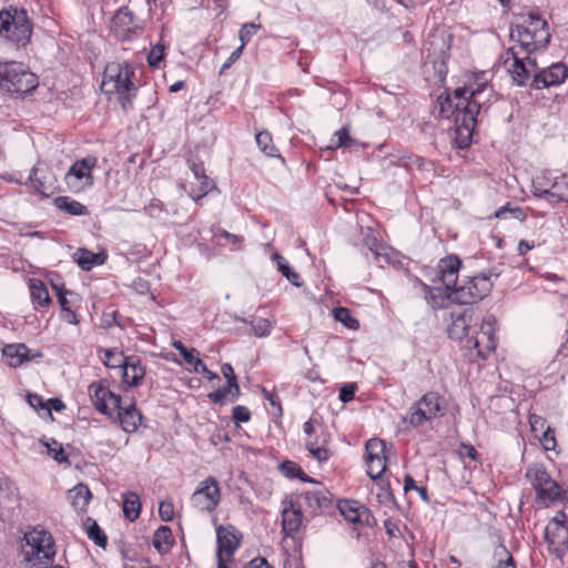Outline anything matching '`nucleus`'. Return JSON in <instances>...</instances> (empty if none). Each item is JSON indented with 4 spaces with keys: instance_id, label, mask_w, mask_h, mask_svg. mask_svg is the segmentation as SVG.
I'll return each mask as SVG.
<instances>
[{
    "instance_id": "nucleus-19",
    "label": "nucleus",
    "mask_w": 568,
    "mask_h": 568,
    "mask_svg": "<svg viewBox=\"0 0 568 568\" xmlns=\"http://www.w3.org/2000/svg\"><path fill=\"white\" fill-rule=\"evenodd\" d=\"M111 30L118 39L124 41L130 39L139 30V27L134 23L132 12L128 8H121L112 18Z\"/></svg>"
},
{
    "instance_id": "nucleus-42",
    "label": "nucleus",
    "mask_w": 568,
    "mask_h": 568,
    "mask_svg": "<svg viewBox=\"0 0 568 568\" xmlns=\"http://www.w3.org/2000/svg\"><path fill=\"white\" fill-rule=\"evenodd\" d=\"M334 318L345 325L347 328L357 329L359 327V323L356 318H354L349 312V310L345 307H336L333 311Z\"/></svg>"
},
{
    "instance_id": "nucleus-17",
    "label": "nucleus",
    "mask_w": 568,
    "mask_h": 568,
    "mask_svg": "<svg viewBox=\"0 0 568 568\" xmlns=\"http://www.w3.org/2000/svg\"><path fill=\"white\" fill-rule=\"evenodd\" d=\"M0 87L11 93H28L38 87L36 73H0Z\"/></svg>"
},
{
    "instance_id": "nucleus-33",
    "label": "nucleus",
    "mask_w": 568,
    "mask_h": 568,
    "mask_svg": "<svg viewBox=\"0 0 568 568\" xmlns=\"http://www.w3.org/2000/svg\"><path fill=\"white\" fill-rule=\"evenodd\" d=\"M141 510V503L138 494L129 491L123 494V514L130 520H135Z\"/></svg>"
},
{
    "instance_id": "nucleus-62",
    "label": "nucleus",
    "mask_w": 568,
    "mask_h": 568,
    "mask_svg": "<svg viewBox=\"0 0 568 568\" xmlns=\"http://www.w3.org/2000/svg\"><path fill=\"white\" fill-rule=\"evenodd\" d=\"M459 454L463 457L467 456V457H469L471 459H476L477 455H478L476 449L473 446H469V445H463L460 447Z\"/></svg>"
},
{
    "instance_id": "nucleus-25",
    "label": "nucleus",
    "mask_w": 568,
    "mask_h": 568,
    "mask_svg": "<svg viewBox=\"0 0 568 568\" xmlns=\"http://www.w3.org/2000/svg\"><path fill=\"white\" fill-rule=\"evenodd\" d=\"M190 168L192 170L194 179L199 182V190L195 191L194 189H192L189 192V195L195 202H197L213 187V182L205 175V171L202 164L191 163Z\"/></svg>"
},
{
    "instance_id": "nucleus-47",
    "label": "nucleus",
    "mask_w": 568,
    "mask_h": 568,
    "mask_svg": "<svg viewBox=\"0 0 568 568\" xmlns=\"http://www.w3.org/2000/svg\"><path fill=\"white\" fill-rule=\"evenodd\" d=\"M496 556H498L499 559L494 568H516L513 557L505 547H499L496 550Z\"/></svg>"
},
{
    "instance_id": "nucleus-27",
    "label": "nucleus",
    "mask_w": 568,
    "mask_h": 568,
    "mask_svg": "<svg viewBox=\"0 0 568 568\" xmlns=\"http://www.w3.org/2000/svg\"><path fill=\"white\" fill-rule=\"evenodd\" d=\"M557 186L556 183H552L550 180L542 176H536L532 181V191L534 194L538 197L544 196H555L557 200H565L568 197V192L566 194H558L552 190Z\"/></svg>"
},
{
    "instance_id": "nucleus-8",
    "label": "nucleus",
    "mask_w": 568,
    "mask_h": 568,
    "mask_svg": "<svg viewBox=\"0 0 568 568\" xmlns=\"http://www.w3.org/2000/svg\"><path fill=\"white\" fill-rule=\"evenodd\" d=\"M495 325L496 320L493 316L484 318L479 327L475 326L469 338H467L466 348L476 349L480 357H486L491 353L496 347Z\"/></svg>"
},
{
    "instance_id": "nucleus-56",
    "label": "nucleus",
    "mask_w": 568,
    "mask_h": 568,
    "mask_svg": "<svg viewBox=\"0 0 568 568\" xmlns=\"http://www.w3.org/2000/svg\"><path fill=\"white\" fill-rule=\"evenodd\" d=\"M531 432L535 434L536 437H539V433L544 432L546 427V422L537 415H531L529 418Z\"/></svg>"
},
{
    "instance_id": "nucleus-37",
    "label": "nucleus",
    "mask_w": 568,
    "mask_h": 568,
    "mask_svg": "<svg viewBox=\"0 0 568 568\" xmlns=\"http://www.w3.org/2000/svg\"><path fill=\"white\" fill-rule=\"evenodd\" d=\"M272 260L276 263L277 270L285 276L293 285L301 286L300 274L292 271L285 258L278 253L272 254Z\"/></svg>"
},
{
    "instance_id": "nucleus-53",
    "label": "nucleus",
    "mask_w": 568,
    "mask_h": 568,
    "mask_svg": "<svg viewBox=\"0 0 568 568\" xmlns=\"http://www.w3.org/2000/svg\"><path fill=\"white\" fill-rule=\"evenodd\" d=\"M281 470L287 478L300 477L303 474L302 469L293 462L282 463Z\"/></svg>"
},
{
    "instance_id": "nucleus-43",
    "label": "nucleus",
    "mask_w": 568,
    "mask_h": 568,
    "mask_svg": "<svg viewBox=\"0 0 568 568\" xmlns=\"http://www.w3.org/2000/svg\"><path fill=\"white\" fill-rule=\"evenodd\" d=\"M57 203L60 209L65 210L71 215H83L87 213V207L78 201L59 197Z\"/></svg>"
},
{
    "instance_id": "nucleus-24",
    "label": "nucleus",
    "mask_w": 568,
    "mask_h": 568,
    "mask_svg": "<svg viewBox=\"0 0 568 568\" xmlns=\"http://www.w3.org/2000/svg\"><path fill=\"white\" fill-rule=\"evenodd\" d=\"M120 424L124 432L134 433L142 422L141 413L135 408L134 404H130L126 408L116 409Z\"/></svg>"
},
{
    "instance_id": "nucleus-13",
    "label": "nucleus",
    "mask_w": 568,
    "mask_h": 568,
    "mask_svg": "<svg viewBox=\"0 0 568 568\" xmlns=\"http://www.w3.org/2000/svg\"><path fill=\"white\" fill-rule=\"evenodd\" d=\"M101 91L110 97L116 95L125 108V102L134 95L135 85L130 79V73H104Z\"/></svg>"
},
{
    "instance_id": "nucleus-4",
    "label": "nucleus",
    "mask_w": 568,
    "mask_h": 568,
    "mask_svg": "<svg viewBox=\"0 0 568 568\" xmlns=\"http://www.w3.org/2000/svg\"><path fill=\"white\" fill-rule=\"evenodd\" d=\"M510 37L527 52L544 48L550 39L548 24L538 13L529 12L510 30Z\"/></svg>"
},
{
    "instance_id": "nucleus-12",
    "label": "nucleus",
    "mask_w": 568,
    "mask_h": 568,
    "mask_svg": "<svg viewBox=\"0 0 568 568\" xmlns=\"http://www.w3.org/2000/svg\"><path fill=\"white\" fill-rule=\"evenodd\" d=\"M191 501L202 511H213L221 501L219 481L212 476L200 481L192 494Z\"/></svg>"
},
{
    "instance_id": "nucleus-63",
    "label": "nucleus",
    "mask_w": 568,
    "mask_h": 568,
    "mask_svg": "<svg viewBox=\"0 0 568 568\" xmlns=\"http://www.w3.org/2000/svg\"><path fill=\"white\" fill-rule=\"evenodd\" d=\"M426 164V161L423 159V158H419V156H414L413 159L409 158V162L405 161L404 162V165L406 168H413V166H416L418 169H423L424 165Z\"/></svg>"
},
{
    "instance_id": "nucleus-54",
    "label": "nucleus",
    "mask_w": 568,
    "mask_h": 568,
    "mask_svg": "<svg viewBox=\"0 0 568 568\" xmlns=\"http://www.w3.org/2000/svg\"><path fill=\"white\" fill-rule=\"evenodd\" d=\"M539 436H540V443L546 450L555 449L556 439H555L554 433L550 430V428L548 426L544 432L539 433Z\"/></svg>"
},
{
    "instance_id": "nucleus-35",
    "label": "nucleus",
    "mask_w": 568,
    "mask_h": 568,
    "mask_svg": "<svg viewBox=\"0 0 568 568\" xmlns=\"http://www.w3.org/2000/svg\"><path fill=\"white\" fill-rule=\"evenodd\" d=\"M255 141L260 150L267 156H280L277 148L273 144L272 135L267 131H260L255 134Z\"/></svg>"
},
{
    "instance_id": "nucleus-32",
    "label": "nucleus",
    "mask_w": 568,
    "mask_h": 568,
    "mask_svg": "<svg viewBox=\"0 0 568 568\" xmlns=\"http://www.w3.org/2000/svg\"><path fill=\"white\" fill-rule=\"evenodd\" d=\"M29 290L33 302L40 306H48L51 303L49 292L44 283L38 278H31L29 281Z\"/></svg>"
},
{
    "instance_id": "nucleus-39",
    "label": "nucleus",
    "mask_w": 568,
    "mask_h": 568,
    "mask_svg": "<svg viewBox=\"0 0 568 568\" xmlns=\"http://www.w3.org/2000/svg\"><path fill=\"white\" fill-rule=\"evenodd\" d=\"M40 443L47 448V454L54 460L58 463H69L68 455L65 454L62 444L54 439L40 440Z\"/></svg>"
},
{
    "instance_id": "nucleus-55",
    "label": "nucleus",
    "mask_w": 568,
    "mask_h": 568,
    "mask_svg": "<svg viewBox=\"0 0 568 568\" xmlns=\"http://www.w3.org/2000/svg\"><path fill=\"white\" fill-rule=\"evenodd\" d=\"M511 214L514 219L516 220H524L525 219V214L524 212L519 209V207H509L508 205L504 206V207H500L498 211H496L495 213V216L497 219H500V217H505L506 214Z\"/></svg>"
},
{
    "instance_id": "nucleus-20",
    "label": "nucleus",
    "mask_w": 568,
    "mask_h": 568,
    "mask_svg": "<svg viewBox=\"0 0 568 568\" xmlns=\"http://www.w3.org/2000/svg\"><path fill=\"white\" fill-rule=\"evenodd\" d=\"M303 514H302V505L296 504L294 501L285 503L282 509V529L283 532L293 537L302 526Z\"/></svg>"
},
{
    "instance_id": "nucleus-57",
    "label": "nucleus",
    "mask_w": 568,
    "mask_h": 568,
    "mask_svg": "<svg viewBox=\"0 0 568 568\" xmlns=\"http://www.w3.org/2000/svg\"><path fill=\"white\" fill-rule=\"evenodd\" d=\"M53 288L57 291L58 301L61 306V310L70 308L71 302L69 301L68 295L73 296V293L64 291L55 284H53Z\"/></svg>"
},
{
    "instance_id": "nucleus-44",
    "label": "nucleus",
    "mask_w": 568,
    "mask_h": 568,
    "mask_svg": "<svg viewBox=\"0 0 568 568\" xmlns=\"http://www.w3.org/2000/svg\"><path fill=\"white\" fill-rule=\"evenodd\" d=\"M532 52H528V54L526 57L523 58L524 60V63L527 65V71H530V70H537V71H552V70H557V69H562L564 71H568V67L565 65L564 63L559 62V63H554L550 67H544V68H538V64H537V58L531 55Z\"/></svg>"
},
{
    "instance_id": "nucleus-23",
    "label": "nucleus",
    "mask_w": 568,
    "mask_h": 568,
    "mask_svg": "<svg viewBox=\"0 0 568 568\" xmlns=\"http://www.w3.org/2000/svg\"><path fill=\"white\" fill-rule=\"evenodd\" d=\"M67 497L72 508L77 513L83 514L87 511L92 494L87 485L78 484L68 491Z\"/></svg>"
},
{
    "instance_id": "nucleus-46",
    "label": "nucleus",
    "mask_w": 568,
    "mask_h": 568,
    "mask_svg": "<svg viewBox=\"0 0 568 568\" xmlns=\"http://www.w3.org/2000/svg\"><path fill=\"white\" fill-rule=\"evenodd\" d=\"M222 375L226 379L229 386L234 388V394H240V386L237 384L236 376L234 374L233 367L231 364H223L221 367Z\"/></svg>"
},
{
    "instance_id": "nucleus-30",
    "label": "nucleus",
    "mask_w": 568,
    "mask_h": 568,
    "mask_svg": "<svg viewBox=\"0 0 568 568\" xmlns=\"http://www.w3.org/2000/svg\"><path fill=\"white\" fill-rule=\"evenodd\" d=\"M305 447L310 454L320 463H323L329 458V450L327 448L326 438L316 437L314 440L307 438L305 440Z\"/></svg>"
},
{
    "instance_id": "nucleus-48",
    "label": "nucleus",
    "mask_w": 568,
    "mask_h": 568,
    "mask_svg": "<svg viewBox=\"0 0 568 568\" xmlns=\"http://www.w3.org/2000/svg\"><path fill=\"white\" fill-rule=\"evenodd\" d=\"M260 28L261 26L256 23H245L242 27L239 34L242 47H244L254 34H256Z\"/></svg>"
},
{
    "instance_id": "nucleus-38",
    "label": "nucleus",
    "mask_w": 568,
    "mask_h": 568,
    "mask_svg": "<svg viewBox=\"0 0 568 568\" xmlns=\"http://www.w3.org/2000/svg\"><path fill=\"white\" fill-rule=\"evenodd\" d=\"M84 528L87 530L88 537L95 542V545L100 547H105L106 537L100 529L97 521L90 517L84 520Z\"/></svg>"
},
{
    "instance_id": "nucleus-36",
    "label": "nucleus",
    "mask_w": 568,
    "mask_h": 568,
    "mask_svg": "<svg viewBox=\"0 0 568 568\" xmlns=\"http://www.w3.org/2000/svg\"><path fill=\"white\" fill-rule=\"evenodd\" d=\"M501 59L504 71H527V65L524 63L523 58L514 49L508 50Z\"/></svg>"
},
{
    "instance_id": "nucleus-21",
    "label": "nucleus",
    "mask_w": 568,
    "mask_h": 568,
    "mask_svg": "<svg viewBox=\"0 0 568 568\" xmlns=\"http://www.w3.org/2000/svg\"><path fill=\"white\" fill-rule=\"evenodd\" d=\"M2 355L10 367H18L27 361L41 357L40 353L31 354V349L21 343L6 345L2 349Z\"/></svg>"
},
{
    "instance_id": "nucleus-9",
    "label": "nucleus",
    "mask_w": 568,
    "mask_h": 568,
    "mask_svg": "<svg viewBox=\"0 0 568 568\" xmlns=\"http://www.w3.org/2000/svg\"><path fill=\"white\" fill-rule=\"evenodd\" d=\"M439 412V396L435 393H427L409 408V412L404 417V422L409 423L413 427H417L437 417Z\"/></svg>"
},
{
    "instance_id": "nucleus-2",
    "label": "nucleus",
    "mask_w": 568,
    "mask_h": 568,
    "mask_svg": "<svg viewBox=\"0 0 568 568\" xmlns=\"http://www.w3.org/2000/svg\"><path fill=\"white\" fill-rule=\"evenodd\" d=\"M459 83L454 88L453 95L439 102V113L443 118L454 119L458 145L466 148L475 130L480 109L478 97L486 89L487 79L481 78L480 73H462Z\"/></svg>"
},
{
    "instance_id": "nucleus-22",
    "label": "nucleus",
    "mask_w": 568,
    "mask_h": 568,
    "mask_svg": "<svg viewBox=\"0 0 568 568\" xmlns=\"http://www.w3.org/2000/svg\"><path fill=\"white\" fill-rule=\"evenodd\" d=\"M122 368L123 382L131 387L138 386L145 376V368L136 356L126 357Z\"/></svg>"
},
{
    "instance_id": "nucleus-11",
    "label": "nucleus",
    "mask_w": 568,
    "mask_h": 568,
    "mask_svg": "<svg viewBox=\"0 0 568 568\" xmlns=\"http://www.w3.org/2000/svg\"><path fill=\"white\" fill-rule=\"evenodd\" d=\"M567 516L558 511L545 528V538L548 541L550 551L561 557L568 550V527Z\"/></svg>"
},
{
    "instance_id": "nucleus-1",
    "label": "nucleus",
    "mask_w": 568,
    "mask_h": 568,
    "mask_svg": "<svg viewBox=\"0 0 568 568\" xmlns=\"http://www.w3.org/2000/svg\"><path fill=\"white\" fill-rule=\"evenodd\" d=\"M462 261L450 255L442 258L428 272L430 284H424L425 297L434 308L446 307L450 302L473 304L488 295L493 287L489 276L479 274L457 284Z\"/></svg>"
},
{
    "instance_id": "nucleus-49",
    "label": "nucleus",
    "mask_w": 568,
    "mask_h": 568,
    "mask_svg": "<svg viewBox=\"0 0 568 568\" xmlns=\"http://www.w3.org/2000/svg\"><path fill=\"white\" fill-rule=\"evenodd\" d=\"M365 244L366 246L375 253V255L377 257L379 256H387L386 254V247H384L383 245H381L378 243V240L376 239V236H374L373 234H367L366 237H365Z\"/></svg>"
},
{
    "instance_id": "nucleus-29",
    "label": "nucleus",
    "mask_w": 568,
    "mask_h": 568,
    "mask_svg": "<svg viewBox=\"0 0 568 568\" xmlns=\"http://www.w3.org/2000/svg\"><path fill=\"white\" fill-rule=\"evenodd\" d=\"M172 346L179 351L190 372H200L202 359L199 357V353L195 348H186L181 341L173 342Z\"/></svg>"
},
{
    "instance_id": "nucleus-14",
    "label": "nucleus",
    "mask_w": 568,
    "mask_h": 568,
    "mask_svg": "<svg viewBox=\"0 0 568 568\" xmlns=\"http://www.w3.org/2000/svg\"><path fill=\"white\" fill-rule=\"evenodd\" d=\"M217 537V566L219 568H229L233 555L240 546L241 536L232 526H220L216 529Z\"/></svg>"
},
{
    "instance_id": "nucleus-58",
    "label": "nucleus",
    "mask_w": 568,
    "mask_h": 568,
    "mask_svg": "<svg viewBox=\"0 0 568 568\" xmlns=\"http://www.w3.org/2000/svg\"><path fill=\"white\" fill-rule=\"evenodd\" d=\"M250 412L244 406H235L233 408V419L236 423H246L250 419Z\"/></svg>"
},
{
    "instance_id": "nucleus-50",
    "label": "nucleus",
    "mask_w": 568,
    "mask_h": 568,
    "mask_svg": "<svg viewBox=\"0 0 568 568\" xmlns=\"http://www.w3.org/2000/svg\"><path fill=\"white\" fill-rule=\"evenodd\" d=\"M253 332L258 337L267 336L272 328V323L265 318H258L252 324Z\"/></svg>"
},
{
    "instance_id": "nucleus-64",
    "label": "nucleus",
    "mask_w": 568,
    "mask_h": 568,
    "mask_svg": "<svg viewBox=\"0 0 568 568\" xmlns=\"http://www.w3.org/2000/svg\"><path fill=\"white\" fill-rule=\"evenodd\" d=\"M245 568H271L264 558L252 559Z\"/></svg>"
},
{
    "instance_id": "nucleus-31",
    "label": "nucleus",
    "mask_w": 568,
    "mask_h": 568,
    "mask_svg": "<svg viewBox=\"0 0 568 568\" xmlns=\"http://www.w3.org/2000/svg\"><path fill=\"white\" fill-rule=\"evenodd\" d=\"M341 515L349 523L356 524L362 521V516L366 514V509L359 507L356 501L343 500L338 504Z\"/></svg>"
},
{
    "instance_id": "nucleus-34",
    "label": "nucleus",
    "mask_w": 568,
    "mask_h": 568,
    "mask_svg": "<svg viewBox=\"0 0 568 568\" xmlns=\"http://www.w3.org/2000/svg\"><path fill=\"white\" fill-rule=\"evenodd\" d=\"M171 529L166 526L159 527L153 535V546L160 552H168L171 547Z\"/></svg>"
},
{
    "instance_id": "nucleus-40",
    "label": "nucleus",
    "mask_w": 568,
    "mask_h": 568,
    "mask_svg": "<svg viewBox=\"0 0 568 568\" xmlns=\"http://www.w3.org/2000/svg\"><path fill=\"white\" fill-rule=\"evenodd\" d=\"M74 258L79 266L84 271H89L93 267V265L102 263L98 255L84 248L78 250L74 253Z\"/></svg>"
},
{
    "instance_id": "nucleus-28",
    "label": "nucleus",
    "mask_w": 568,
    "mask_h": 568,
    "mask_svg": "<svg viewBox=\"0 0 568 568\" xmlns=\"http://www.w3.org/2000/svg\"><path fill=\"white\" fill-rule=\"evenodd\" d=\"M363 145L356 140L352 139L347 128H343L335 132L328 144L329 149L344 148L349 151H358Z\"/></svg>"
},
{
    "instance_id": "nucleus-6",
    "label": "nucleus",
    "mask_w": 568,
    "mask_h": 568,
    "mask_svg": "<svg viewBox=\"0 0 568 568\" xmlns=\"http://www.w3.org/2000/svg\"><path fill=\"white\" fill-rule=\"evenodd\" d=\"M367 474L372 479L379 478L386 470V464L395 456L393 446L379 439L372 438L366 443Z\"/></svg>"
},
{
    "instance_id": "nucleus-18",
    "label": "nucleus",
    "mask_w": 568,
    "mask_h": 568,
    "mask_svg": "<svg viewBox=\"0 0 568 568\" xmlns=\"http://www.w3.org/2000/svg\"><path fill=\"white\" fill-rule=\"evenodd\" d=\"M568 73H511L513 83L523 87L532 75L531 87L535 89H544L550 85H557L565 82Z\"/></svg>"
},
{
    "instance_id": "nucleus-7",
    "label": "nucleus",
    "mask_w": 568,
    "mask_h": 568,
    "mask_svg": "<svg viewBox=\"0 0 568 568\" xmlns=\"http://www.w3.org/2000/svg\"><path fill=\"white\" fill-rule=\"evenodd\" d=\"M526 476L536 489L538 499L542 500L545 504L560 499L565 493L541 466L535 465L528 467Z\"/></svg>"
},
{
    "instance_id": "nucleus-3",
    "label": "nucleus",
    "mask_w": 568,
    "mask_h": 568,
    "mask_svg": "<svg viewBox=\"0 0 568 568\" xmlns=\"http://www.w3.org/2000/svg\"><path fill=\"white\" fill-rule=\"evenodd\" d=\"M21 554L29 568H48L55 555L52 536L39 527L31 529L24 534Z\"/></svg>"
},
{
    "instance_id": "nucleus-59",
    "label": "nucleus",
    "mask_w": 568,
    "mask_h": 568,
    "mask_svg": "<svg viewBox=\"0 0 568 568\" xmlns=\"http://www.w3.org/2000/svg\"><path fill=\"white\" fill-rule=\"evenodd\" d=\"M355 385L348 384L341 388L339 399L344 403H347L354 398L355 395Z\"/></svg>"
},
{
    "instance_id": "nucleus-10",
    "label": "nucleus",
    "mask_w": 568,
    "mask_h": 568,
    "mask_svg": "<svg viewBox=\"0 0 568 568\" xmlns=\"http://www.w3.org/2000/svg\"><path fill=\"white\" fill-rule=\"evenodd\" d=\"M97 158L89 155L74 162L65 174V182L70 190L79 192L94 183L92 170L97 165Z\"/></svg>"
},
{
    "instance_id": "nucleus-41",
    "label": "nucleus",
    "mask_w": 568,
    "mask_h": 568,
    "mask_svg": "<svg viewBox=\"0 0 568 568\" xmlns=\"http://www.w3.org/2000/svg\"><path fill=\"white\" fill-rule=\"evenodd\" d=\"M240 394H234V388L226 385L209 394V398L215 404L233 403Z\"/></svg>"
},
{
    "instance_id": "nucleus-15",
    "label": "nucleus",
    "mask_w": 568,
    "mask_h": 568,
    "mask_svg": "<svg viewBox=\"0 0 568 568\" xmlns=\"http://www.w3.org/2000/svg\"><path fill=\"white\" fill-rule=\"evenodd\" d=\"M475 313L471 308H460L452 312V323L447 327L448 336L452 339L462 342L464 347L467 346L475 325Z\"/></svg>"
},
{
    "instance_id": "nucleus-16",
    "label": "nucleus",
    "mask_w": 568,
    "mask_h": 568,
    "mask_svg": "<svg viewBox=\"0 0 568 568\" xmlns=\"http://www.w3.org/2000/svg\"><path fill=\"white\" fill-rule=\"evenodd\" d=\"M90 397L95 408L103 414H111L120 409L121 398L112 393L108 387L99 382H94L89 386Z\"/></svg>"
},
{
    "instance_id": "nucleus-61",
    "label": "nucleus",
    "mask_w": 568,
    "mask_h": 568,
    "mask_svg": "<svg viewBox=\"0 0 568 568\" xmlns=\"http://www.w3.org/2000/svg\"><path fill=\"white\" fill-rule=\"evenodd\" d=\"M62 318L69 324H78V318L75 313L70 308L62 310Z\"/></svg>"
},
{
    "instance_id": "nucleus-45",
    "label": "nucleus",
    "mask_w": 568,
    "mask_h": 568,
    "mask_svg": "<svg viewBox=\"0 0 568 568\" xmlns=\"http://www.w3.org/2000/svg\"><path fill=\"white\" fill-rule=\"evenodd\" d=\"M103 353H104L103 363L105 366H108L110 368H122V366L125 362V358H126L123 356L122 353L111 351V349H105Z\"/></svg>"
},
{
    "instance_id": "nucleus-5",
    "label": "nucleus",
    "mask_w": 568,
    "mask_h": 568,
    "mask_svg": "<svg viewBox=\"0 0 568 568\" xmlns=\"http://www.w3.org/2000/svg\"><path fill=\"white\" fill-rule=\"evenodd\" d=\"M31 36L32 28L26 10L12 8L0 11V38L24 47Z\"/></svg>"
},
{
    "instance_id": "nucleus-60",
    "label": "nucleus",
    "mask_w": 568,
    "mask_h": 568,
    "mask_svg": "<svg viewBox=\"0 0 568 568\" xmlns=\"http://www.w3.org/2000/svg\"><path fill=\"white\" fill-rule=\"evenodd\" d=\"M244 47H242V44L235 50L232 52L231 57L227 59L226 62H224V64L222 65L221 68V71H224L226 69H229L231 67V64L237 60L242 53V50H243Z\"/></svg>"
},
{
    "instance_id": "nucleus-52",
    "label": "nucleus",
    "mask_w": 568,
    "mask_h": 568,
    "mask_svg": "<svg viewBox=\"0 0 568 568\" xmlns=\"http://www.w3.org/2000/svg\"><path fill=\"white\" fill-rule=\"evenodd\" d=\"M159 515L163 521H171L174 517V506L172 501L164 500L159 505Z\"/></svg>"
},
{
    "instance_id": "nucleus-51",
    "label": "nucleus",
    "mask_w": 568,
    "mask_h": 568,
    "mask_svg": "<svg viewBox=\"0 0 568 568\" xmlns=\"http://www.w3.org/2000/svg\"><path fill=\"white\" fill-rule=\"evenodd\" d=\"M164 55V47L161 44H156L151 49L148 54V62L151 68H158L159 62L163 59Z\"/></svg>"
},
{
    "instance_id": "nucleus-26",
    "label": "nucleus",
    "mask_w": 568,
    "mask_h": 568,
    "mask_svg": "<svg viewBox=\"0 0 568 568\" xmlns=\"http://www.w3.org/2000/svg\"><path fill=\"white\" fill-rule=\"evenodd\" d=\"M302 506H306L311 511H316L317 509L324 508L329 504V499L326 497L325 493L322 489H313L305 491L300 497Z\"/></svg>"
}]
</instances>
